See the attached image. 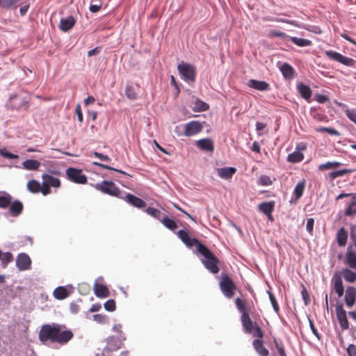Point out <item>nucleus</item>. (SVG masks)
<instances>
[{
  "label": "nucleus",
  "instance_id": "nucleus-1",
  "mask_svg": "<svg viewBox=\"0 0 356 356\" xmlns=\"http://www.w3.org/2000/svg\"><path fill=\"white\" fill-rule=\"evenodd\" d=\"M64 327L65 325L57 323L42 325L39 332L40 341L43 343L50 341L60 345L66 344L73 338L74 334L70 330H63Z\"/></svg>",
  "mask_w": 356,
  "mask_h": 356
},
{
  "label": "nucleus",
  "instance_id": "nucleus-2",
  "mask_svg": "<svg viewBox=\"0 0 356 356\" xmlns=\"http://www.w3.org/2000/svg\"><path fill=\"white\" fill-rule=\"evenodd\" d=\"M235 305L241 314V321L245 332L248 334L253 333L254 337H258V339H261L264 336L263 331L256 323H254L251 320L245 300L237 298L235 299Z\"/></svg>",
  "mask_w": 356,
  "mask_h": 356
},
{
  "label": "nucleus",
  "instance_id": "nucleus-3",
  "mask_svg": "<svg viewBox=\"0 0 356 356\" xmlns=\"http://www.w3.org/2000/svg\"><path fill=\"white\" fill-rule=\"evenodd\" d=\"M30 99L27 97L19 94L10 95L6 104L8 110L14 111H27L29 108Z\"/></svg>",
  "mask_w": 356,
  "mask_h": 356
},
{
  "label": "nucleus",
  "instance_id": "nucleus-4",
  "mask_svg": "<svg viewBox=\"0 0 356 356\" xmlns=\"http://www.w3.org/2000/svg\"><path fill=\"white\" fill-rule=\"evenodd\" d=\"M94 188L104 194L121 199L124 192L122 191L112 181L104 180L93 185Z\"/></svg>",
  "mask_w": 356,
  "mask_h": 356
},
{
  "label": "nucleus",
  "instance_id": "nucleus-5",
  "mask_svg": "<svg viewBox=\"0 0 356 356\" xmlns=\"http://www.w3.org/2000/svg\"><path fill=\"white\" fill-rule=\"evenodd\" d=\"M177 70L181 79L188 84L195 81L196 68L193 65L181 61L177 65Z\"/></svg>",
  "mask_w": 356,
  "mask_h": 356
},
{
  "label": "nucleus",
  "instance_id": "nucleus-6",
  "mask_svg": "<svg viewBox=\"0 0 356 356\" xmlns=\"http://www.w3.org/2000/svg\"><path fill=\"white\" fill-rule=\"evenodd\" d=\"M219 286L222 293L225 297L229 299L233 297L234 291L236 289V284L233 282L229 276L225 273L220 275Z\"/></svg>",
  "mask_w": 356,
  "mask_h": 356
},
{
  "label": "nucleus",
  "instance_id": "nucleus-7",
  "mask_svg": "<svg viewBox=\"0 0 356 356\" xmlns=\"http://www.w3.org/2000/svg\"><path fill=\"white\" fill-rule=\"evenodd\" d=\"M325 54L329 59L337 61L346 66L354 67L356 65L355 60L352 58L345 56L337 51L328 50L325 51Z\"/></svg>",
  "mask_w": 356,
  "mask_h": 356
},
{
  "label": "nucleus",
  "instance_id": "nucleus-8",
  "mask_svg": "<svg viewBox=\"0 0 356 356\" xmlns=\"http://www.w3.org/2000/svg\"><path fill=\"white\" fill-rule=\"evenodd\" d=\"M66 176L69 180L76 184H84L87 182V177L80 169L70 167L66 170Z\"/></svg>",
  "mask_w": 356,
  "mask_h": 356
},
{
  "label": "nucleus",
  "instance_id": "nucleus-9",
  "mask_svg": "<svg viewBox=\"0 0 356 356\" xmlns=\"http://www.w3.org/2000/svg\"><path fill=\"white\" fill-rule=\"evenodd\" d=\"M177 236L189 248L195 246L197 250L200 245H202L197 238L191 237L186 230L180 229L177 232Z\"/></svg>",
  "mask_w": 356,
  "mask_h": 356
},
{
  "label": "nucleus",
  "instance_id": "nucleus-10",
  "mask_svg": "<svg viewBox=\"0 0 356 356\" xmlns=\"http://www.w3.org/2000/svg\"><path fill=\"white\" fill-rule=\"evenodd\" d=\"M203 126L201 122L197 120H192L184 125V135L192 136L202 131Z\"/></svg>",
  "mask_w": 356,
  "mask_h": 356
},
{
  "label": "nucleus",
  "instance_id": "nucleus-11",
  "mask_svg": "<svg viewBox=\"0 0 356 356\" xmlns=\"http://www.w3.org/2000/svg\"><path fill=\"white\" fill-rule=\"evenodd\" d=\"M121 199L125 200L128 204L138 209L145 208L147 205V203L143 199L126 192H124L123 197Z\"/></svg>",
  "mask_w": 356,
  "mask_h": 356
},
{
  "label": "nucleus",
  "instance_id": "nucleus-12",
  "mask_svg": "<svg viewBox=\"0 0 356 356\" xmlns=\"http://www.w3.org/2000/svg\"><path fill=\"white\" fill-rule=\"evenodd\" d=\"M31 260L26 253H19L16 259V266L19 270H26L31 268Z\"/></svg>",
  "mask_w": 356,
  "mask_h": 356
},
{
  "label": "nucleus",
  "instance_id": "nucleus-13",
  "mask_svg": "<svg viewBox=\"0 0 356 356\" xmlns=\"http://www.w3.org/2000/svg\"><path fill=\"white\" fill-rule=\"evenodd\" d=\"M337 318L339 322L340 326L343 330H347L349 327L348 321L346 316V312L343 309L342 304L336 305Z\"/></svg>",
  "mask_w": 356,
  "mask_h": 356
},
{
  "label": "nucleus",
  "instance_id": "nucleus-14",
  "mask_svg": "<svg viewBox=\"0 0 356 356\" xmlns=\"http://www.w3.org/2000/svg\"><path fill=\"white\" fill-rule=\"evenodd\" d=\"M247 86L259 91H268L270 90V85L264 81L250 79L247 83Z\"/></svg>",
  "mask_w": 356,
  "mask_h": 356
},
{
  "label": "nucleus",
  "instance_id": "nucleus-15",
  "mask_svg": "<svg viewBox=\"0 0 356 356\" xmlns=\"http://www.w3.org/2000/svg\"><path fill=\"white\" fill-rule=\"evenodd\" d=\"M296 89L303 99L308 102H311L312 90L309 86L302 82H300L297 83Z\"/></svg>",
  "mask_w": 356,
  "mask_h": 356
},
{
  "label": "nucleus",
  "instance_id": "nucleus-16",
  "mask_svg": "<svg viewBox=\"0 0 356 356\" xmlns=\"http://www.w3.org/2000/svg\"><path fill=\"white\" fill-rule=\"evenodd\" d=\"M9 212L13 217L19 216L23 211L24 206L21 201L15 200L11 201V204L9 205Z\"/></svg>",
  "mask_w": 356,
  "mask_h": 356
},
{
  "label": "nucleus",
  "instance_id": "nucleus-17",
  "mask_svg": "<svg viewBox=\"0 0 356 356\" xmlns=\"http://www.w3.org/2000/svg\"><path fill=\"white\" fill-rule=\"evenodd\" d=\"M280 70L285 79L291 80L295 76L294 68L287 63H283L280 67Z\"/></svg>",
  "mask_w": 356,
  "mask_h": 356
},
{
  "label": "nucleus",
  "instance_id": "nucleus-18",
  "mask_svg": "<svg viewBox=\"0 0 356 356\" xmlns=\"http://www.w3.org/2000/svg\"><path fill=\"white\" fill-rule=\"evenodd\" d=\"M94 293L97 298H105L110 296V292L106 285L95 282Z\"/></svg>",
  "mask_w": 356,
  "mask_h": 356
},
{
  "label": "nucleus",
  "instance_id": "nucleus-19",
  "mask_svg": "<svg viewBox=\"0 0 356 356\" xmlns=\"http://www.w3.org/2000/svg\"><path fill=\"white\" fill-rule=\"evenodd\" d=\"M42 185H47L49 187L58 188L60 186V181L58 178L52 175L43 174L42 175Z\"/></svg>",
  "mask_w": 356,
  "mask_h": 356
},
{
  "label": "nucleus",
  "instance_id": "nucleus-20",
  "mask_svg": "<svg viewBox=\"0 0 356 356\" xmlns=\"http://www.w3.org/2000/svg\"><path fill=\"white\" fill-rule=\"evenodd\" d=\"M196 145L199 149L204 151L213 152L214 149L213 140L209 138L197 140Z\"/></svg>",
  "mask_w": 356,
  "mask_h": 356
},
{
  "label": "nucleus",
  "instance_id": "nucleus-21",
  "mask_svg": "<svg viewBox=\"0 0 356 356\" xmlns=\"http://www.w3.org/2000/svg\"><path fill=\"white\" fill-rule=\"evenodd\" d=\"M197 254H200L202 257L200 261L204 264L207 260L213 259L215 256L213 253L204 244L200 245V248L197 250Z\"/></svg>",
  "mask_w": 356,
  "mask_h": 356
},
{
  "label": "nucleus",
  "instance_id": "nucleus-22",
  "mask_svg": "<svg viewBox=\"0 0 356 356\" xmlns=\"http://www.w3.org/2000/svg\"><path fill=\"white\" fill-rule=\"evenodd\" d=\"M356 289L353 286H348L346 290L345 301L348 307H352L355 302Z\"/></svg>",
  "mask_w": 356,
  "mask_h": 356
},
{
  "label": "nucleus",
  "instance_id": "nucleus-23",
  "mask_svg": "<svg viewBox=\"0 0 356 356\" xmlns=\"http://www.w3.org/2000/svg\"><path fill=\"white\" fill-rule=\"evenodd\" d=\"M218 175L223 179H229L236 172V168L234 167H225L216 169Z\"/></svg>",
  "mask_w": 356,
  "mask_h": 356
},
{
  "label": "nucleus",
  "instance_id": "nucleus-24",
  "mask_svg": "<svg viewBox=\"0 0 356 356\" xmlns=\"http://www.w3.org/2000/svg\"><path fill=\"white\" fill-rule=\"evenodd\" d=\"M75 19L73 16L70 15L65 18H61L59 24V29L63 31H67L75 24Z\"/></svg>",
  "mask_w": 356,
  "mask_h": 356
},
{
  "label": "nucleus",
  "instance_id": "nucleus-25",
  "mask_svg": "<svg viewBox=\"0 0 356 356\" xmlns=\"http://www.w3.org/2000/svg\"><path fill=\"white\" fill-rule=\"evenodd\" d=\"M218 259L216 256H213V259L207 260L203 265L210 273L212 274H216L219 271L218 266Z\"/></svg>",
  "mask_w": 356,
  "mask_h": 356
},
{
  "label": "nucleus",
  "instance_id": "nucleus-26",
  "mask_svg": "<svg viewBox=\"0 0 356 356\" xmlns=\"http://www.w3.org/2000/svg\"><path fill=\"white\" fill-rule=\"evenodd\" d=\"M275 208V202H264L259 204L258 209L266 216H270L273 213Z\"/></svg>",
  "mask_w": 356,
  "mask_h": 356
},
{
  "label": "nucleus",
  "instance_id": "nucleus-27",
  "mask_svg": "<svg viewBox=\"0 0 356 356\" xmlns=\"http://www.w3.org/2000/svg\"><path fill=\"white\" fill-rule=\"evenodd\" d=\"M333 282L334 284V290L339 297H341L344 293L342 278L340 275L334 274L333 276Z\"/></svg>",
  "mask_w": 356,
  "mask_h": 356
},
{
  "label": "nucleus",
  "instance_id": "nucleus-28",
  "mask_svg": "<svg viewBox=\"0 0 356 356\" xmlns=\"http://www.w3.org/2000/svg\"><path fill=\"white\" fill-rule=\"evenodd\" d=\"M253 347L255 351L260 356H268L269 354V351L267 348L264 346L263 341L261 339H254L252 341Z\"/></svg>",
  "mask_w": 356,
  "mask_h": 356
},
{
  "label": "nucleus",
  "instance_id": "nucleus-29",
  "mask_svg": "<svg viewBox=\"0 0 356 356\" xmlns=\"http://www.w3.org/2000/svg\"><path fill=\"white\" fill-rule=\"evenodd\" d=\"M348 236V232L345 229L344 227H342L338 230L337 238L338 245L340 247H343L346 245Z\"/></svg>",
  "mask_w": 356,
  "mask_h": 356
},
{
  "label": "nucleus",
  "instance_id": "nucleus-30",
  "mask_svg": "<svg viewBox=\"0 0 356 356\" xmlns=\"http://www.w3.org/2000/svg\"><path fill=\"white\" fill-rule=\"evenodd\" d=\"M346 261L350 268L356 270V252L351 250V247H348L347 250Z\"/></svg>",
  "mask_w": 356,
  "mask_h": 356
},
{
  "label": "nucleus",
  "instance_id": "nucleus-31",
  "mask_svg": "<svg viewBox=\"0 0 356 356\" xmlns=\"http://www.w3.org/2000/svg\"><path fill=\"white\" fill-rule=\"evenodd\" d=\"M13 197L7 192H2L0 195V209H7L11 204Z\"/></svg>",
  "mask_w": 356,
  "mask_h": 356
},
{
  "label": "nucleus",
  "instance_id": "nucleus-32",
  "mask_svg": "<svg viewBox=\"0 0 356 356\" xmlns=\"http://www.w3.org/2000/svg\"><path fill=\"white\" fill-rule=\"evenodd\" d=\"M54 296L57 300H63L68 297L69 292L65 286H58L54 291Z\"/></svg>",
  "mask_w": 356,
  "mask_h": 356
},
{
  "label": "nucleus",
  "instance_id": "nucleus-33",
  "mask_svg": "<svg viewBox=\"0 0 356 356\" xmlns=\"http://www.w3.org/2000/svg\"><path fill=\"white\" fill-rule=\"evenodd\" d=\"M22 165L27 170H37L40 166V162L35 159H26L23 161Z\"/></svg>",
  "mask_w": 356,
  "mask_h": 356
},
{
  "label": "nucleus",
  "instance_id": "nucleus-34",
  "mask_svg": "<svg viewBox=\"0 0 356 356\" xmlns=\"http://www.w3.org/2000/svg\"><path fill=\"white\" fill-rule=\"evenodd\" d=\"M304 159V155L300 151H294L293 152L288 154L287 161L296 163L302 161Z\"/></svg>",
  "mask_w": 356,
  "mask_h": 356
},
{
  "label": "nucleus",
  "instance_id": "nucleus-35",
  "mask_svg": "<svg viewBox=\"0 0 356 356\" xmlns=\"http://www.w3.org/2000/svg\"><path fill=\"white\" fill-rule=\"evenodd\" d=\"M354 171V169H341L335 170L329 173V177L330 179L334 180L339 177H342L346 174L352 173Z\"/></svg>",
  "mask_w": 356,
  "mask_h": 356
},
{
  "label": "nucleus",
  "instance_id": "nucleus-36",
  "mask_svg": "<svg viewBox=\"0 0 356 356\" xmlns=\"http://www.w3.org/2000/svg\"><path fill=\"white\" fill-rule=\"evenodd\" d=\"M342 275L345 280L348 282H354L356 280V273L345 268L342 270Z\"/></svg>",
  "mask_w": 356,
  "mask_h": 356
},
{
  "label": "nucleus",
  "instance_id": "nucleus-37",
  "mask_svg": "<svg viewBox=\"0 0 356 356\" xmlns=\"http://www.w3.org/2000/svg\"><path fill=\"white\" fill-rule=\"evenodd\" d=\"M209 108L208 104L204 102L200 99H197L194 103L193 110L196 112L206 111Z\"/></svg>",
  "mask_w": 356,
  "mask_h": 356
},
{
  "label": "nucleus",
  "instance_id": "nucleus-38",
  "mask_svg": "<svg viewBox=\"0 0 356 356\" xmlns=\"http://www.w3.org/2000/svg\"><path fill=\"white\" fill-rule=\"evenodd\" d=\"M290 40L293 44L301 47L310 46L312 44V41L308 39L290 37Z\"/></svg>",
  "mask_w": 356,
  "mask_h": 356
},
{
  "label": "nucleus",
  "instance_id": "nucleus-39",
  "mask_svg": "<svg viewBox=\"0 0 356 356\" xmlns=\"http://www.w3.org/2000/svg\"><path fill=\"white\" fill-rule=\"evenodd\" d=\"M27 189L32 193H38L41 190V185L39 181L32 179L27 183Z\"/></svg>",
  "mask_w": 356,
  "mask_h": 356
},
{
  "label": "nucleus",
  "instance_id": "nucleus-40",
  "mask_svg": "<svg viewBox=\"0 0 356 356\" xmlns=\"http://www.w3.org/2000/svg\"><path fill=\"white\" fill-rule=\"evenodd\" d=\"M161 221L165 227H167L168 229L171 231H174L177 228V225L176 222L174 220L170 219L168 216H164L163 218H162Z\"/></svg>",
  "mask_w": 356,
  "mask_h": 356
},
{
  "label": "nucleus",
  "instance_id": "nucleus-41",
  "mask_svg": "<svg viewBox=\"0 0 356 356\" xmlns=\"http://www.w3.org/2000/svg\"><path fill=\"white\" fill-rule=\"evenodd\" d=\"M304 189H305V181H302L298 182V184L296 186V187L293 190V195L296 197V201L298 200V199H300L302 196Z\"/></svg>",
  "mask_w": 356,
  "mask_h": 356
},
{
  "label": "nucleus",
  "instance_id": "nucleus-42",
  "mask_svg": "<svg viewBox=\"0 0 356 356\" xmlns=\"http://www.w3.org/2000/svg\"><path fill=\"white\" fill-rule=\"evenodd\" d=\"M92 164L94 165H97V166H99L103 169H106V170H113V171H115V172H118L122 175H124L128 177H131V175L127 173L126 172L123 171V170H118V169H116L115 168H113L110 165H106V164H104V163H99V162H93Z\"/></svg>",
  "mask_w": 356,
  "mask_h": 356
},
{
  "label": "nucleus",
  "instance_id": "nucleus-43",
  "mask_svg": "<svg viewBox=\"0 0 356 356\" xmlns=\"http://www.w3.org/2000/svg\"><path fill=\"white\" fill-rule=\"evenodd\" d=\"M145 211L150 216L154 218L156 220H159L161 221V220L162 219L161 218V214L162 213L161 212L160 210L156 209V208H153V207H147V209H145Z\"/></svg>",
  "mask_w": 356,
  "mask_h": 356
},
{
  "label": "nucleus",
  "instance_id": "nucleus-44",
  "mask_svg": "<svg viewBox=\"0 0 356 356\" xmlns=\"http://www.w3.org/2000/svg\"><path fill=\"white\" fill-rule=\"evenodd\" d=\"M13 259V257L11 252H6L3 253L1 252V257L0 260L1 261V266L3 268H6L8 264L11 262Z\"/></svg>",
  "mask_w": 356,
  "mask_h": 356
},
{
  "label": "nucleus",
  "instance_id": "nucleus-45",
  "mask_svg": "<svg viewBox=\"0 0 356 356\" xmlns=\"http://www.w3.org/2000/svg\"><path fill=\"white\" fill-rule=\"evenodd\" d=\"M267 293L268 295L273 310L277 314H278L280 312V307L274 294L270 291H267Z\"/></svg>",
  "mask_w": 356,
  "mask_h": 356
},
{
  "label": "nucleus",
  "instance_id": "nucleus-46",
  "mask_svg": "<svg viewBox=\"0 0 356 356\" xmlns=\"http://www.w3.org/2000/svg\"><path fill=\"white\" fill-rule=\"evenodd\" d=\"M273 341L275 343V348L277 349L279 355L280 356H286V354L284 350V345H283L282 341L278 340L276 338H274Z\"/></svg>",
  "mask_w": 356,
  "mask_h": 356
},
{
  "label": "nucleus",
  "instance_id": "nucleus-47",
  "mask_svg": "<svg viewBox=\"0 0 356 356\" xmlns=\"http://www.w3.org/2000/svg\"><path fill=\"white\" fill-rule=\"evenodd\" d=\"M125 95L129 99H136L137 95L135 92L134 88L132 86L127 85L125 88Z\"/></svg>",
  "mask_w": 356,
  "mask_h": 356
},
{
  "label": "nucleus",
  "instance_id": "nucleus-48",
  "mask_svg": "<svg viewBox=\"0 0 356 356\" xmlns=\"http://www.w3.org/2000/svg\"><path fill=\"white\" fill-rule=\"evenodd\" d=\"M20 1L21 0H0V7L8 9L19 3Z\"/></svg>",
  "mask_w": 356,
  "mask_h": 356
},
{
  "label": "nucleus",
  "instance_id": "nucleus-49",
  "mask_svg": "<svg viewBox=\"0 0 356 356\" xmlns=\"http://www.w3.org/2000/svg\"><path fill=\"white\" fill-rule=\"evenodd\" d=\"M345 215L351 216L356 213V202H351L345 210Z\"/></svg>",
  "mask_w": 356,
  "mask_h": 356
},
{
  "label": "nucleus",
  "instance_id": "nucleus-50",
  "mask_svg": "<svg viewBox=\"0 0 356 356\" xmlns=\"http://www.w3.org/2000/svg\"><path fill=\"white\" fill-rule=\"evenodd\" d=\"M104 309L108 312H114L116 309L115 302L113 299L108 300L104 304Z\"/></svg>",
  "mask_w": 356,
  "mask_h": 356
},
{
  "label": "nucleus",
  "instance_id": "nucleus-51",
  "mask_svg": "<svg viewBox=\"0 0 356 356\" xmlns=\"http://www.w3.org/2000/svg\"><path fill=\"white\" fill-rule=\"evenodd\" d=\"M272 181L269 176L263 175L259 179V184L261 186H267L272 184Z\"/></svg>",
  "mask_w": 356,
  "mask_h": 356
},
{
  "label": "nucleus",
  "instance_id": "nucleus-52",
  "mask_svg": "<svg viewBox=\"0 0 356 356\" xmlns=\"http://www.w3.org/2000/svg\"><path fill=\"white\" fill-rule=\"evenodd\" d=\"M93 319L99 323H106L108 322V317L106 315L102 314H95L93 315Z\"/></svg>",
  "mask_w": 356,
  "mask_h": 356
},
{
  "label": "nucleus",
  "instance_id": "nucleus-53",
  "mask_svg": "<svg viewBox=\"0 0 356 356\" xmlns=\"http://www.w3.org/2000/svg\"><path fill=\"white\" fill-rule=\"evenodd\" d=\"M345 113L348 118L356 124V109H347Z\"/></svg>",
  "mask_w": 356,
  "mask_h": 356
},
{
  "label": "nucleus",
  "instance_id": "nucleus-54",
  "mask_svg": "<svg viewBox=\"0 0 356 356\" xmlns=\"http://www.w3.org/2000/svg\"><path fill=\"white\" fill-rule=\"evenodd\" d=\"M314 225V219L313 218H308L306 224V229L310 235H313Z\"/></svg>",
  "mask_w": 356,
  "mask_h": 356
},
{
  "label": "nucleus",
  "instance_id": "nucleus-55",
  "mask_svg": "<svg viewBox=\"0 0 356 356\" xmlns=\"http://www.w3.org/2000/svg\"><path fill=\"white\" fill-rule=\"evenodd\" d=\"M309 319V327L312 332V333L316 337V338L318 339V340H321V334L318 332L317 329L316 328L315 325H314V323L313 322L312 320H311L310 318H308Z\"/></svg>",
  "mask_w": 356,
  "mask_h": 356
},
{
  "label": "nucleus",
  "instance_id": "nucleus-56",
  "mask_svg": "<svg viewBox=\"0 0 356 356\" xmlns=\"http://www.w3.org/2000/svg\"><path fill=\"white\" fill-rule=\"evenodd\" d=\"M301 295L302 300L304 301V304L307 306L310 302V298L308 291L305 289V286H303L302 290L301 291Z\"/></svg>",
  "mask_w": 356,
  "mask_h": 356
},
{
  "label": "nucleus",
  "instance_id": "nucleus-57",
  "mask_svg": "<svg viewBox=\"0 0 356 356\" xmlns=\"http://www.w3.org/2000/svg\"><path fill=\"white\" fill-rule=\"evenodd\" d=\"M269 36L270 38H285L288 35L284 32H282V31H271L269 33Z\"/></svg>",
  "mask_w": 356,
  "mask_h": 356
},
{
  "label": "nucleus",
  "instance_id": "nucleus-58",
  "mask_svg": "<svg viewBox=\"0 0 356 356\" xmlns=\"http://www.w3.org/2000/svg\"><path fill=\"white\" fill-rule=\"evenodd\" d=\"M276 22L286 23V24L294 26L296 27H300V25L298 24V22L296 20H289V19H284V18H280V19H277Z\"/></svg>",
  "mask_w": 356,
  "mask_h": 356
},
{
  "label": "nucleus",
  "instance_id": "nucleus-59",
  "mask_svg": "<svg viewBox=\"0 0 356 356\" xmlns=\"http://www.w3.org/2000/svg\"><path fill=\"white\" fill-rule=\"evenodd\" d=\"M0 154L3 157V158H6V159H15L17 157V155L11 153V152H9L6 150H3V149H0Z\"/></svg>",
  "mask_w": 356,
  "mask_h": 356
},
{
  "label": "nucleus",
  "instance_id": "nucleus-60",
  "mask_svg": "<svg viewBox=\"0 0 356 356\" xmlns=\"http://www.w3.org/2000/svg\"><path fill=\"white\" fill-rule=\"evenodd\" d=\"M315 98H316V100L319 104H324L327 101L329 100V97L327 95H323V94H317V95H316Z\"/></svg>",
  "mask_w": 356,
  "mask_h": 356
},
{
  "label": "nucleus",
  "instance_id": "nucleus-61",
  "mask_svg": "<svg viewBox=\"0 0 356 356\" xmlns=\"http://www.w3.org/2000/svg\"><path fill=\"white\" fill-rule=\"evenodd\" d=\"M75 113L77 115L78 120L81 124L83 121V116L81 108V105L77 104L75 108Z\"/></svg>",
  "mask_w": 356,
  "mask_h": 356
},
{
  "label": "nucleus",
  "instance_id": "nucleus-62",
  "mask_svg": "<svg viewBox=\"0 0 356 356\" xmlns=\"http://www.w3.org/2000/svg\"><path fill=\"white\" fill-rule=\"evenodd\" d=\"M93 155L102 161H111V159L108 157V156L103 154L102 153H99L98 152H94Z\"/></svg>",
  "mask_w": 356,
  "mask_h": 356
},
{
  "label": "nucleus",
  "instance_id": "nucleus-63",
  "mask_svg": "<svg viewBox=\"0 0 356 356\" xmlns=\"http://www.w3.org/2000/svg\"><path fill=\"white\" fill-rule=\"evenodd\" d=\"M170 84L171 86H174L175 88L177 90V95H178L180 92V88L178 83L176 81V79L173 75L170 76Z\"/></svg>",
  "mask_w": 356,
  "mask_h": 356
},
{
  "label": "nucleus",
  "instance_id": "nucleus-64",
  "mask_svg": "<svg viewBox=\"0 0 356 356\" xmlns=\"http://www.w3.org/2000/svg\"><path fill=\"white\" fill-rule=\"evenodd\" d=\"M347 353L349 356H356V346L353 344L349 345L347 348Z\"/></svg>",
  "mask_w": 356,
  "mask_h": 356
}]
</instances>
